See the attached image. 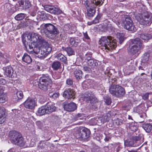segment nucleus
I'll use <instances>...</instances> for the list:
<instances>
[{
  "instance_id": "12",
  "label": "nucleus",
  "mask_w": 152,
  "mask_h": 152,
  "mask_svg": "<svg viewBox=\"0 0 152 152\" xmlns=\"http://www.w3.org/2000/svg\"><path fill=\"white\" fill-rule=\"evenodd\" d=\"M24 107L29 109H34L37 105L35 100L33 99L28 98L24 103Z\"/></svg>"
},
{
  "instance_id": "19",
  "label": "nucleus",
  "mask_w": 152,
  "mask_h": 152,
  "mask_svg": "<svg viewBox=\"0 0 152 152\" xmlns=\"http://www.w3.org/2000/svg\"><path fill=\"white\" fill-rule=\"evenodd\" d=\"M45 105L47 109L48 114H50L56 111V107L53 103L51 102L48 103Z\"/></svg>"
},
{
  "instance_id": "54",
  "label": "nucleus",
  "mask_w": 152,
  "mask_h": 152,
  "mask_svg": "<svg viewBox=\"0 0 152 152\" xmlns=\"http://www.w3.org/2000/svg\"><path fill=\"white\" fill-rule=\"evenodd\" d=\"M20 99H21L19 98V97H18L15 94H14V96H13V100L14 102L16 103L18 102L19 100Z\"/></svg>"
},
{
  "instance_id": "22",
  "label": "nucleus",
  "mask_w": 152,
  "mask_h": 152,
  "mask_svg": "<svg viewBox=\"0 0 152 152\" xmlns=\"http://www.w3.org/2000/svg\"><path fill=\"white\" fill-rule=\"evenodd\" d=\"M20 5L23 9H28L31 6V4L28 0H21L19 1Z\"/></svg>"
},
{
  "instance_id": "20",
  "label": "nucleus",
  "mask_w": 152,
  "mask_h": 152,
  "mask_svg": "<svg viewBox=\"0 0 152 152\" xmlns=\"http://www.w3.org/2000/svg\"><path fill=\"white\" fill-rule=\"evenodd\" d=\"M142 41L139 38H136L131 40L132 44L133 45L137 47H139L140 49L142 47Z\"/></svg>"
},
{
  "instance_id": "43",
  "label": "nucleus",
  "mask_w": 152,
  "mask_h": 152,
  "mask_svg": "<svg viewBox=\"0 0 152 152\" xmlns=\"http://www.w3.org/2000/svg\"><path fill=\"white\" fill-rule=\"evenodd\" d=\"M150 55L149 52H147L144 53L143 55L142 59V62L144 63L148 61Z\"/></svg>"
},
{
  "instance_id": "64",
  "label": "nucleus",
  "mask_w": 152,
  "mask_h": 152,
  "mask_svg": "<svg viewBox=\"0 0 152 152\" xmlns=\"http://www.w3.org/2000/svg\"><path fill=\"white\" fill-rule=\"evenodd\" d=\"M111 81H110L109 83L110 84H114V83L116 81L117 79L115 78H112L111 79Z\"/></svg>"
},
{
  "instance_id": "37",
  "label": "nucleus",
  "mask_w": 152,
  "mask_h": 152,
  "mask_svg": "<svg viewBox=\"0 0 152 152\" xmlns=\"http://www.w3.org/2000/svg\"><path fill=\"white\" fill-rule=\"evenodd\" d=\"M134 141L131 139H127L124 141V144L125 147H130L134 145Z\"/></svg>"
},
{
  "instance_id": "29",
  "label": "nucleus",
  "mask_w": 152,
  "mask_h": 152,
  "mask_svg": "<svg viewBox=\"0 0 152 152\" xmlns=\"http://www.w3.org/2000/svg\"><path fill=\"white\" fill-rule=\"evenodd\" d=\"M22 61L28 64H29L31 62L32 59L29 55L25 53L22 57Z\"/></svg>"
},
{
  "instance_id": "61",
  "label": "nucleus",
  "mask_w": 152,
  "mask_h": 152,
  "mask_svg": "<svg viewBox=\"0 0 152 152\" xmlns=\"http://www.w3.org/2000/svg\"><path fill=\"white\" fill-rule=\"evenodd\" d=\"M59 95V94L58 93H53V98L56 99L58 97Z\"/></svg>"
},
{
  "instance_id": "63",
  "label": "nucleus",
  "mask_w": 152,
  "mask_h": 152,
  "mask_svg": "<svg viewBox=\"0 0 152 152\" xmlns=\"http://www.w3.org/2000/svg\"><path fill=\"white\" fill-rule=\"evenodd\" d=\"M4 93V88L3 86H0V96L3 95Z\"/></svg>"
},
{
  "instance_id": "26",
  "label": "nucleus",
  "mask_w": 152,
  "mask_h": 152,
  "mask_svg": "<svg viewBox=\"0 0 152 152\" xmlns=\"http://www.w3.org/2000/svg\"><path fill=\"white\" fill-rule=\"evenodd\" d=\"M51 67L54 70L57 71L61 68V64L58 61H54L52 64Z\"/></svg>"
},
{
  "instance_id": "60",
  "label": "nucleus",
  "mask_w": 152,
  "mask_h": 152,
  "mask_svg": "<svg viewBox=\"0 0 152 152\" xmlns=\"http://www.w3.org/2000/svg\"><path fill=\"white\" fill-rule=\"evenodd\" d=\"M6 80L3 78H0V84L4 85L6 83Z\"/></svg>"
},
{
  "instance_id": "21",
  "label": "nucleus",
  "mask_w": 152,
  "mask_h": 152,
  "mask_svg": "<svg viewBox=\"0 0 152 152\" xmlns=\"http://www.w3.org/2000/svg\"><path fill=\"white\" fill-rule=\"evenodd\" d=\"M6 115L5 109L0 107V124H2L5 121Z\"/></svg>"
},
{
  "instance_id": "8",
  "label": "nucleus",
  "mask_w": 152,
  "mask_h": 152,
  "mask_svg": "<svg viewBox=\"0 0 152 152\" xmlns=\"http://www.w3.org/2000/svg\"><path fill=\"white\" fill-rule=\"evenodd\" d=\"M123 26L125 29L133 32L136 30L131 18L129 15L124 16L122 20Z\"/></svg>"
},
{
  "instance_id": "30",
  "label": "nucleus",
  "mask_w": 152,
  "mask_h": 152,
  "mask_svg": "<svg viewBox=\"0 0 152 152\" xmlns=\"http://www.w3.org/2000/svg\"><path fill=\"white\" fill-rule=\"evenodd\" d=\"M87 15L89 17H93L96 12L95 7L87 8Z\"/></svg>"
},
{
  "instance_id": "56",
  "label": "nucleus",
  "mask_w": 152,
  "mask_h": 152,
  "mask_svg": "<svg viewBox=\"0 0 152 152\" xmlns=\"http://www.w3.org/2000/svg\"><path fill=\"white\" fill-rule=\"evenodd\" d=\"M70 26L68 24L65 25L64 27V30L66 31H68L69 30V28L70 27Z\"/></svg>"
},
{
  "instance_id": "46",
  "label": "nucleus",
  "mask_w": 152,
  "mask_h": 152,
  "mask_svg": "<svg viewBox=\"0 0 152 152\" xmlns=\"http://www.w3.org/2000/svg\"><path fill=\"white\" fill-rule=\"evenodd\" d=\"M104 101L108 105H110L112 102L111 98L109 96H106L104 98Z\"/></svg>"
},
{
  "instance_id": "57",
  "label": "nucleus",
  "mask_w": 152,
  "mask_h": 152,
  "mask_svg": "<svg viewBox=\"0 0 152 152\" xmlns=\"http://www.w3.org/2000/svg\"><path fill=\"white\" fill-rule=\"evenodd\" d=\"M5 101L6 98L3 95L0 96V103H4Z\"/></svg>"
},
{
  "instance_id": "51",
  "label": "nucleus",
  "mask_w": 152,
  "mask_h": 152,
  "mask_svg": "<svg viewBox=\"0 0 152 152\" xmlns=\"http://www.w3.org/2000/svg\"><path fill=\"white\" fill-rule=\"evenodd\" d=\"M83 70L87 73H90L91 72V69L88 66H86L83 67Z\"/></svg>"
},
{
  "instance_id": "16",
  "label": "nucleus",
  "mask_w": 152,
  "mask_h": 152,
  "mask_svg": "<svg viewBox=\"0 0 152 152\" xmlns=\"http://www.w3.org/2000/svg\"><path fill=\"white\" fill-rule=\"evenodd\" d=\"M85 100L87 101H89L90 103L92 102L95 100V97L92 93L89 91L86 92L84 95Z\"/></svg>"
},
{
  "instance_id": "41",
  "label": "nucleus",
  "mask_w": 152,
  "mask_h": 152,
  "mask_svg": "<svg viewBox=\"0 0 152 152\" xmlns=\"http://www.w3.org/2000/svg\"><path fill=\"white\" fill-rule=\"evenodd\" d=\"M135 123H132L131 124H128L129 127L131 131L134 132L138 129V126L135 124Z\"/></svg>"
},
{
  "instance_id": "2",
  "label": "nucleus",
  "mask_w": 152,
  "mask_h": 152,
  "mask_svg": "<svg viewBox=\"0 0 152 152\" xmlns=\"http://www.w3.org/2000/svg\"><path fill=\"white\" fill-rule=\"evenodd\" d=\"M59 26L50 23L42 25L40 33L51 39H54L59 33Z\"/></svg>"
},
{
  "instance_id": "35",
  "label": "nucleus",
  "mask_w": 152,
  "mask_h": 152,
  "mask_svg": "<svg viewBox=\"0 0 152 152\" xmlns=\"http://www.w3.org/2000/svg\"><path fill=\"white\" fill-rule=\"evenodd\" d=\"M87 64V65L91 67H94L97 66L98 65V63L96 61H94L91 58L88 60V61L85 62Z\"/></svg>"
},
{
  "instance_id": "14",
  "label": "nucleus",
  "mask_w": 152,
  "mask_h": 152,
  "mask_svg": "<svg viewBox=\"0 0 152 152\" xmlns=\"http://www.w3.org/2000/svg\"><path fill=\"white\" fill-rule=\"evenodd\" d=\"M75 94L76 92L74 90L69 88L64 92L63 95L64 97L68 99H74Z\"/></svg>"
},
{
  "instance_id": "52",
  "label": "nucleus",
  "mask_w": 152,
  "mask_h": 152,
  "mask_svg": "<svg viewBox=\"0 0 152 152\" xmlns=\"http://www.w3.org/2000/svg\"><path fill=\"white\" fill-rule=\"evenodd\" d=\"M133 140L134 142L140 140L141 139V137L139 136H132L131 138Z\"/></svg>"
},
{
  "instance_id": "53",
  "label": "nucleus",
  "mask_w": 152,
  "mask_h": 152,
  "mask_svg": "<svg viewBox=\"0 0 152 152\" xmlns=\"http://www.w3.org/2000/svg\"><path fill=\"white\" fill-rule=\"evenodd\" d=\"M73 81L70 78H68L66 81V84L69 86H71L73 84Z\"/></svg>"
},
{
  "instance_id": "18",
  "label": "nucleus",
  "mask_w": 152,
  "mask_h": 152,
  "mask_svg": "<svg viewBox=\"0 0 152 152\" xmlns=\"http://www.w3.org/2000/svg\"><path fill=\"white\" fill-rule=\"evenodd\" d=\"M69 43L72 46L74 47H76L79 43L80 42V40L78 37H72L69 38Z\"/></svg>"
},
{
  "instance_id": "33",
  "label": "nucleus",
  "mask_w": 152,
  "mask_h": 152,
  "mask_svg": "<svg viewBox=\"0 0 152 152\" xmlns=\"http://www.w3.org/2000/svg\"><path fill=\"white\" fill-rule=\"evenodd\" d=\"M91 57L92 55L91 54L87 53L85 55H83L82 56H81V58L83 61H84L83 62L84 63L90 59L91 58Z\"/></svg>"
},
{
  "instance_id": "45",
  "label": "nucleus",
  "mask_w": 152,
  "mask_h": 152,
  "mask_svg": "<svg viewBox=\"0 0 152 152\" xmlns=\"http://www.w3.org/2000/svg\"><path fill=\"white\" fill-rule=\"evenodd\" d=\"M91 2L94 3V6L101 5L103 3V0H91Z\"/></svg>"
},
{
  "instance_id": "36",
  "label": "nucleus",
  "mask_w": 152,
  "mask_h": 152,
  "mask_svg": "<svg viewBox=\"0 0 152 152\" xmlns=\"http://www.w3.org/2000/svg\"><path fill=\"white\" fill-rule=\"evenodd\" d=\"M116 36L119 43L121 44L124 40V34L122 33H117Z\"/></svg>"
},
{
  "instance_id": "58",
  "label": "nucleus",
  "mask_w": 152,
  "mask_h": 152,
  "mask_svg": "<svg viewBox=\"0 0 152 152\" xmlns=\"http://www.w3.org/2000/svg\"><path fill=\"white\" fill-rule=\"evenodd\" d=\"M149 95V93H146L144 95H143L142 98V99L144 100H146L148 99V96Z\"/></svg>"
},
{
  "instance_id": "48",
  "label": "nucleus",
  "mask_w": 152,
  "mask_h": 152,
  "mask_svg": "<svg viewBox=\"0 0 152 152\" xmlns=\"http://www.w3.org/2000/svg\"><path fill=\"white\" fill-rule=\"evenodd\" d=\"M4 8L5 10L9 11L11 8V4L9 3H6L4 6Z\"/></svg>"
},
{
  "instance_id": "32",
  "label": "nucleus",
  "mask_w": 152,
  "mask_h": 152,
  "mask_svg": "<svg viewBox=\"0 0 152 152\" xmlns=\"http://www.w3.org/2000/svg\"><path fill=\"white\" fill-rule=\"evenodd\" d=\"M142 127L148 133L152 129V126L150 123H145L142 125Z\"/></svg>"
},
{
  "instance_id": "4",
  "label": "nucleus",
  "mask_w": 152,
  "mask_h": 152,
  "mask_svg": "<svg viewBox=\"0 0 152 152\" xmlns=\"http://www.w3.org/2000/svg\"><path fill=\"white\" fill-rule=\"evenodd\" d=\"M9 136L13 144L20 147L24 146L25 142L20 132L16 131H12L10 132Z\"/></svg>"
},
{
  "instance_id": "39",
  "label": "nucleus",
  "mask_w": 152,
  "mask_h": 152,
  "mask_svg": "<svg viewBox=\"0 0 152 152\" xmlns=\"http://www.w3.org/2000/svg\"><path fill=\"white\" fill-rule=\"evenodd\" d=\"M38 140V138L36 136H33L31 140L29 145L27 146L28 147H33L35 145V142Z\"/></svg>"
},
{
  "instance_id": "15",
  "label": "nucleus",
  "mask_w": 152,
  "mask_h": 152,
  "mask_svg": "<svg viewBox=\"0 0 152 152\" xmlns=\"http://www.w3.org/2000/svg\"><path fill=\"white\" fill-rule=\"evenodd\" d=\"M3 68L5 69V74L7 76L12 78L16 76V74L14 72L13 69L11 66H9Z\"/></svg>"
},
{
  "instance_id": "17",
  "label": "nucleus",
  "mask_w": 152,
  "mask_h": 152,
  "mask_svg": "<svg viewBox=\"0 0 152 152\" xmlns=\"http://www.w3.org/2000/svg\"><path fill=\"white\" fill-rule=\"evenodd\" d=\"M92 121H94L95 123L97 124L98 123H100L101 124H104V123L108 121L109 119L108 116L107 115L102 116V117L100 118H96L92 119Z\"/></svg>"
},
{
  "instance_id": "59",
  "label": "nucleus",
  "mask_w": 152,
  "mask_h": 152,
  "mask_svg": "<svg viewBox=\"0 0 152 152\" xmlns=\"http://www.w3.org/2000/svg\"><path fill=\"white\" fill-rule=\"evenodd\" d=\"M104 73L106 75H107L108 76L110 77V75H112V73H110V71H108L107 70L104 72Z\"/></svg>"
},
{
  "instance_id": "1",
  "label": "nucleus",
  "mask_w": 152,
  "mask_h": 152,
  "mask_svg": "<svg viewBox=\"0 0 152 152\" xmlns=\"http://www.w3.org/2000/svg\"><path fill=\"white\" fill-rule=\"evenodd\" d=\"M26 35L28 37V41L32 43H37L42 44V47H34V50L38 52V57L41 59H44L49 54L52 48L50 46L49 44L39 34L35 33H31L30 35L23 34Z\"/></svg>"
},
{
  "instance_id": "25",
  "label": "nucleus",
  "mask_w": 152,
  "mask_h": 152,
  "mask_svg": "<svg viewBox=\"0 0 152 152\" xmlns=\"http://www.w3.org/2000/svg\"><path fill=\"white\" fill-rule=\"evenodd\" d=\"M140 37L144 40L145 42H147L152 38V35L151 34H142L140 35Z\"/></svg>"
},
{
  "instance_id": "49",
  "label": "nucleus",
  "mask_w": 152,
  "mask_h": 152,
  "mask_svg": "<svg viewBox=\"0 0 152 152\" xmlns=\"http://www.w3.org/2000/svg\"><path fill=\"white\" fill-rule=\"evenodd\" d=\"M75 28L73 26H70V27L69 28V30L68 31V32L69 34H72L74 33L75 31Z\"/></svg>"
},
{
  "instance_id": "44",
  "label": "nucleus",
  "mask_w": 152,
  "mask_h": 152,
  "mask_svg": "<svg viewBox=\"0 0 152 152\" xmlns=\"http://www.w3.org/2000/svg\"><path fill=\"white\" fill-rule=\"evenodd\" d=\"M39 15H40V18H42L43 20L47 19L48 17L47 16L46 14L45 13L44 11H42L38 12Z\"/></svg>"
},
{
  "instance_id": "62",
  "label": "nucleus",
  "mask_w": 152,
  "mask_h": 152,
  "mask_svg": "<svg viewBox=\"0 0 152 152\" xmlns=\"http://www.w3.org/2000/svg\"><path fill=\"white\" fill-rule=\"evenodd\" d=\"M83 34L84 38H85L86 39H90V37L88 36L87 32H86L85 33L83 32Z\"/></svg>"
},
{
  "instance_id": "40",
  "label": "nucleus",
  "mask_w": 152,
  "mask_h": 152,
  "mask_svg": "<svg viewBox=\"0 0 152 152\" xmlns=\"http://www.w3.org/2000/svg\"><path fill=\"white\" fill-rule=\"evenodd\" d=\"M57 58L62 62H64L65 64L66 63L67 59L66 57L63 55L61 54H58L57 56Z\"/></svg>"
},
{
  "instance_id": "9",
  "label": "nucleus",
  "mask_w": 152,
  "mask_h": 152,
  "mask_svg": "<svg viewBox=\"0 0 152 152\" xmlns=\"http://www.w3.org/2000/svg\"><path fill=\"white\" fill-rule=\"evenodd\" d=\"M90 134L91 132L89 129L82 127L79 128L78 130L77 136L78 137V138L85 140L89 137Z\"/></svg>"
},
{
  "instance_id": "42",
  "label": "nucleus",
  "mask_w": 152,
  "mask_h": 152,
  "mask_svg": "<svg viewBox=\"0 0 152 152\" xmlns=\"http://www.w3.org/2000/svg\"><path fill=\"white\" fill-rule=\"evenodd\" d=\"M26 14L24 13H20L17 15L15 17L17 20H20L23 19L26 17Z\"/></svg>"
},
{
  "instance_id": "47",
  "label": "nucleus",
  "mask_w": 152,
  "mask_h": 152,
  "mask_svg": "<svg viewBox=\"0 0 152 152\" xmlns=\"http://www.w3.org/2000/svg\"><path fill=\"white\" fill-rule=\"evenodd\" d=\"M139 76H140V78L143 81H146L147 80V75L144 73H141L140 75Z\"/></svg>"
},
{
  "instance_id": "27",
  "label": "nucleus",
  "mask_w": 152,
  "mask_h": 152,
  "mask_svg": "<svg viewBox=\"0 0 152 152\" xmlns=\"http://www.w3.org/2000/svg\"><path fill=\"white\" fill-rule=\"evenodd\" d=\"M140 108L139 107H138L137 109V111L138 113L139 112L140 115V118H139V122L141 123L144 121V119L146 117V114L144 112L140 113V111H139L140 110Z\"/></svg>"
},
{
  "instance_id": "31",
  "label": "nucleus",
  "mask_w": 152,
  "mask_h": 152,
  "mask_svg": "<svg viewBox=\"0 0 152 152\" xmlns=\"http://www.w3.org/2000/svg\"><path fill=\"white\" fill-rule=\"evenodd\" d=\"M62 49L64 51H66L68 55L69 56L75 54V52L74 50L70 47H63Z\"/></svg>"
},
{
  "instance_id": "38",
  "label": "nucleus",
  "mask_w": 152,
  "mask_h": 152,
  "mask_svg": "<svg viewBox=\"0 0 152 152\" xmlns=\"http://www.w3.org/2000/svg\"><path fill=\"white\" fill-rule=\"evenodd\" d=\"M9 55L7 53L4 54L3 56L1 58V61L3 63L6 64L9 62Z\"/></svg>"
},
{
  "instance_id": "24",
  "label": "nucleus",
  "mask_w": 152,
  "mask_h": 152,
  "mask_svg": "<svg viewBox=\"0 0 152 152\" xmlns=\"http://www.w3.org/2000/svg\"><path fill=\"white\" fill-rule=\"evenodd\" d=\"M47 109L46 105L42 106L38 108L37 113L39 115H44L48 114Z\"/></svg>"
},
{
  "instance_id": "55",
  "label": "nucleus",
  "mask_w": 152,
  "mask_h": 152,
  "mask_svg": "<svg viewBox=\"0 0 152 152\" xmlns=\"http://www.w3.org/2000/svg\"><path fill=\"white\" fill-rule=\"evenodd\" d=\"M16 95L21 99H22L23 96V94L22 92L18 91L15 94Z\"/></svg>"
},
{
  "instance_id": "50",
  "label": "nucleus",
  "mask_w": 152,
  "mask_h": 152,
  "mask_svg": "<svg viewBox=\"0 0 152 152\" xmlns=\"http://www.w3.org/2000/svg\"><path fill=\"white\" fill-rule=\"evenodd\" d=\"M114 147L116 149V151L118 152L120 150V144L119 142L115 143L113 145Z\"/></svg>"
},
{
  "instance_id": "28",
  "label": "nucleus",
  "mask_w": 152,
  "mask_h": 152,
  "mask_svg": "<svg viewBox=\"0 0 152 152\" xmlns=\"http://www.w3.org/2000/svg\"><path fill=\"white\" fill-rule=\"evenodd\" d=\"M82 1L83 4L85 6L87 9L95 7L94 3L91 2H91H90L88 0H82Z\"/></svg>"
},
{
  "instance_id": "7",
  "label": "nucleus",
  "mask_w": 152,
  "mask_h": 152,
  "mask_svg": "<svg viewBox=\"0 0 152 152\" xmlns=\"http://www.w3.org/2000/svg\"><path fill=\"white\" fill-rule=\"evenodd\" d=\"M136 19L143 26H149L152 23L151 18L150 15L147 12L142 15H138L135 17Z\"/></svg>"
},
{
  "instance_id": "23",
  "label": "nucleus",
  "mask_w": 152,
  "mask_h": 152,
  "mask_svg": "<svg viewBox=\"0 0 152 152\" xmlns=\"http://www.w3.org/2000/svg\"><path fill=\"white\" fill-rule=\"evenodd\" d=\"M140 50L139 47H137L133 45L132 46L129 47L128 49V51L130 54L134 55L137 53Z\"/></svg>"
},
{
  "instance_id": "6",
  "label": "nucleus",
  "mask_w": 152,
  "mask_h": 152,
  "mask_svg": "<svg viewBox=\"0 0 152 152\" xmlns=\"http://www.w3.org/2000/svg\"><path fill=\"white\" fill-rule=\"evenodd\" d=\"M110 85L109 91L113 96L120 97L125 94V90L121 86L115 84H110Z\"/></svg>"
},
{
  "instance_id": "5",
  "label": "nucleus",
  "mask_w": 152,
  "mask_h": 152,
  "mask_svg": "<svg viewBox=\"0 0 152 152\" xmlns=\"http://www.w3.org/2000/svg\"><path fill=\"white\" fill-rule=\"evenodd\" d=\"M52 81L48 75H43L39 79L38 86L39 88L44 91H46L51 88Z\"/></svg>"
},
{
  "instance_id": "3",
  "label": "nucleus",
  "mask_w": 152,
  "mask_h": 152,
  "mask_svg": "<svg viewBox=\"0 0 152 152\" xmlns=\"http://www.w3.org/2000/svg\"><path fill=\"white\" fill-rule=\"evenodd\" d=\"M117 41L111 36L102 37L99 41V44L103 47V49L109 51L115 49L117 46Z\"/></svg>"
},
{
  "instance_id": "11",
  "label": "nucleus",
  "mask_w": 152,
  "mask_h": 152,
  "mask_svg": "<svg viewBox=\"0 0 152 152\" xmlns=\"http://www.w3.org/2000/svg\"><path fill=\"white\" fill-rule=\"evenodd\" d=\"M44 7L46 11L52 14L58 15L61 14L62 12L59 9L53 5H45Z\"/></svg>"
},
{
  "instance_id": "34",
  "label": "nucleus",
  "mask_w": 152,
  "mask_h": 152,
  "mask_svg": "<svg viewBox=\"0 0 152 152\" xmlns=\"http://www.w3.org/2000/svg\"><path fill=\"white\" fill-rule=\"evenodd\" d=\"M74 74L76 78L78 80L82 78L83 72L80 70L76 69L74 71Z\"/></svg>"
},
{
  "instance_id": "13",
  "label": "nucleus",
  "mask_w": 152,
  "mask_h": 152,
  "mask_svg": "<svg viewBox=\"0 0 152 152\" xmlns=\"http://www.w3.org/2000/svg\"><path fill=\"white\" fill-rule=\"evenodd\" d=\"M64 110L69 112L74 111L77 108L76 104L73 102L65 103L64 105Z\"/></svg>"
},
{
  "instance_id": "10",
  "label": "nucleus",
  "mask_w": 152,
  "mask_h": 152,
  "mask_svg": "<svg viewBox=\"0 0 152 152\" xmlns=\"http://www.w3.org/2000/svg\"><path fill=\"white\" fill-rule=\"evenodd\" d=\"M28 38L26 35H22V41L26 49L30 52L34 51L35 53L38 55V52L34 50V48H33V47L32 45V42L28 41Z\"/></svg>"
}]
</instances>
